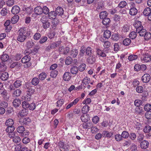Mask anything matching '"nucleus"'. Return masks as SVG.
Returning a JSON list of instances; mask_svg holds the SVG:
<instances>
[{
	"mask_svg": "<svg viewBox=\"0 0 151 151\" xmlns=\"http://www.w3.org/2000/svg\"><path fill=\"white\" fill-rule=\"evenodd\" d=\"M8 77V73L6 72H4L1 73L0 76L1 79L3 81L7 80Z\"/></svg>",
	"mask_w": 151,
	"mask_h": 151,
	"instance_id": "22",
	"label": "nucleus"
},
{
	"mask_svg": "<svg viewBox=\"0 0 151 151\" xmlns=\"http://www.w3.org/2000/svg\"><path fill=\"white\" fill-rule=\"evenodd\" d=\"M96 57L94 54H92L89 55L87 60V62L90 64H93L96 60Z\"/></svg>",
	"mask_w": 151,
	"mask_h": 151,
	"instance_id": "6",
	"label": "nucleus"
},
{
	"mask_svg": "<svg viewBox=\"0 0 151 151\" xmlns=\"http://www.w3.org/2000/svg\"><path fill=\"white\" fill-rule=\"evenodd\" d=\"M58 74V71L56 70H52L51 71L50 76L52 78H55Z\"/></svg>",
	"mask_w": 151,
	"mask_h": 151,
	"instance_id": "44",
	"label": "nucleus"
},
{
	"mask_svg": "<svg viewBox=\"0 0 151 151\" xmlns=\"http://www.w3.org/2000/svg\"><path fill=\"white\" fill-rule=\"evenodd\" d=\"M15 129L14 126L8 127L6 129V131L8 133L7 135L10 138L13 137L15 134L14 132V130Z\"/></svg>",
	"mask_w": 151,
	"mask_h": 151,
	"instance_id": "5",
	"label": "nucleus"
},
{
	"mask_svg": "<svg viewBox=\"0 0 151 151\" xmlns=\"http://www.w3.org/2000/svg\"><path fill=\"white\" fill-rule=\"evenodd\" d=\"M56 15L60 16L62 15L63 13V9L60 6L57 8L55 12Z\"/></svg>",
	"mask_w": 151,
	"mask_h": 151,
	"instance_id": "16",
	"label": "nucleus"
},
{
	"mask_svg": "<svg viewBox=\"0 0 151 151\" xmlns=\"http://www.w3.org/2000/svg\"><path fill=\"white\" fill-rule=\"evenodd\" d=\"M151 130V127L149 125L145 126L143 129V131L145 133H149Z\"/></svg>",
	"mask_w": 151,
	"mask_h": 151,
	"instance_id": "53",
	"label": "nucleus"
},
{
	"mask_svg": "<svg viewBox=\"0 0 151 151\" xmlns=\"http://www.w3.org/2000/svg\"><path fill=\"white\" fill-rule=\"evenodd\" d=\"M47 17L45 15L40 19V21L42 23V26L45 29L49 28L50 25V22L47 20Z\"/></svg>",
	"mask_w": 151,
	"mask_h": 151,
	"instance_id": "4",
	"label": "nucleus"
},
{
	"mask_svg": "<svg viewBox=\"0 0 151 151\" xmlns=\"http://www.w3.org/2000/svg\"><path fill=\"white\" fill-rule=\"evenodd\" d=\"M63 99L59 100L56 102V106L57 107H60L62 106L63 104Z\"/></svg>",
	"mask_w": 151,
	"mask_h": 151,
	"instance_id": "64",
	"label": "nucleus"
},
{
	"mask_svg": "<svg viewBox=\"0 0 151 151\" xmlns=\"http://www.w3.org/2000/svg\"><path fill=\"white\" fill-rule=\"evenodd\" d=\"M47 40V37L46 36H42L40 39L39 40V43L40 44H43Z\"/></svg>",
	"mask_w": 151,
	"mask_h": 151,
	"instance_id": "55",
	"label": "nucleus"
},
{
	"mask_svg": "<svg viewBox=\"0 0 151 151\" xmlns=\"http://www.w3.org/2000/svg\"><path fill=\"white\" fill-rule=\"evenodd\" d=\"M30 59V56L28 55H26L22 58L21 62L25 64L24 65L25 68H28L31 65V63L29 62Z\"/></svg>",
	"mask_w": 151,
	"mask_h": 151,
	"instance_id": "2",
	"label": "nucleus"
},
{
	"mask_svg": "<svg viewBox=\"0 0 151 151\" xmlns=\"http://www.w3.org/2000/svg\"><path fill=\"white\" fill-rule=\"evenodd\" d=\"M46 77V74L45 73H42L39 76V78L40 80H44Z\"/></svg>",
	"mask_w": 151,
	"mask_h": 151,
	"instance_id": "57",
	"label": "nucleus"
},
{
	"mask_svg": "<svg viewBox=\"0 0 151 151\" xmlns=\"http://www.w3.org/2000/svg\"><path fill=\"white\" fill-rule=\"evenodd\" d=\"M136 33L139 34V35L141 36H144L146 31V29L143 28H142L140 27V29H137V30H136Z\"/></svg>",
	"mask_w": 151,
	"mask_h": 151,
	"instance_id": "10",
	"label": "nucleus"
},
{
	"mask_svg": "<svg viewBox=\"0 0 151 151\" xmlns=\"http://www.w3.org/2000/svg\"><path fill=\"white\" fill-rule=\"evenodd\" d=\"M9 59V56L6 54H3L1 57V59L2 61L6 62Z\"/></svg>",
	"mask_w": 151,
	"mask_h": 151,
	"instance_id": "39",
	"label": "nucleus"
},
{
	"mask_svg": "<svg viewBox=\"0 0 151 151\" xmlns=\"http://www.w3.org/2000/svg\"><path fill=\"white\" fill-rule=\"evenodd\" d=\"M39 82V80L37 78H34L32 79V83L34 86L37 85Z\"/></svg>",
	"mask_w": 151,
	"mask_h": 151,
	"instance_id": "45",
	"label": "nucleus"
},
{
	"mask_svg": "<svg viewBox=\"0 0 151 151\" xmlns=\"http://www.w3.org/2000/svg\"><path fill=\"white\" fill-rule=\"evenodd\" d=\"M131 42V40L130 39L126 38L124 40L123 43L124 45L127 46L129 45Z\"/></svg>",
	"mask_w": 151,
	"mask_h": 151,
	"instance_id": "52",
	"label": "nucleus"
},
{
	"mask_svg": "<svg viewBox=\"0 0 151 151\" xmlns=\"http://www.w3.org/2000/svg\"><path fill=\"white\" fill-rule=\"evenodd\" d=\"M17 130L19 133H22L24 131V128L23 126H19L17 128Z\"/></svg>",
	"mask_w": 151,
	"mask_h": 151,
	"instance_id": "56",
	"label": "nucleus"
},
{
	"mask_svg": "<svg viewBox=\"0 0 151 151\" xmlns=\"http://www.w3.org/2000/svg\"><path fill=\"white\" fill-rule=\"evenodd\" d=\"M57 15L54 11H51L48 13V17L50 19H54L56 17Z\"/></svg>",
	"mask_w": 151,
	"mask_h": 151,
	"instance_id": "20",
	"label": "nucleus"
},
{
	"mask_svg": "<svg viewBox=\"0 0 151 151\" xmlns=\"http://www.w3.org/2000/svg\"><path fill=\"white\" fill-rule=\"evenodd\" d=\"M137 12V10L135 7L131 8L129 10V14L132 16L135 15Z\"/></svg>",
	"mask_w": 151,
	"mask_h": 151,
	"instance_id": "28",
	"label": "nucleus"
},
{
	"mask_svg": "<svg viewBox=\"0 0 151 151\" xmlns=\"http://www.w3.org/2000/svg\"><path fill=\"white\" fill-rule=\"evenodd\" d=\"M111 33L109 30H106L104 32V36L106 39L109 38L111 36Z\"/></svg>",
	"mask_w": 151,
	"mask_h": 151,
	"instance_id": "37",
	"label": "nucleus"
},
{
	"mask_svg": "<svg viewBox=\"0 0 151 151\" xmlns=\"http://www.w3.org/2000/svg\"><path fill=\"white\" fill-rule=\"evenodd\" d=\"M35 13L37 15H40L42 13V9L40 6H37L34 9Z\"/></svg>",
	"mask_w": 151,
	"mask_h": 151,
	"instance_id": "12",
	"label": "nucleus"
},
{
	"mask_svg": "<svg viewBox=\"0 0 151 151\" xmlns=\"http://www.w3.org/2000/svg\"><path fill=\"white\" fill-rule=\"evenodd\" d=\"M41 37V35L39 32H37L35 33L34 35V39L35 40H38Z\"/></svg>",
	"mask_w": 151,
	"mask_h": 151,
	"instance_id": "59",
	"label": "nucleus"
},
{
	"mask_svg": "<svg viewBox=\"0 0 151 151\" xmlns=\"http://www.w3.org/2000/svg\"><path fill=\"white\" fill-rule=\"evenodd\" d=\"M142 56L141 57V61L143 63L148 62L151 61V56L148 53L146 52L144 54H142Z\"/></svg>",
	"mask_w": 151,
	"mask_h": 151,
	"instance_id": "3",
	"label": "nucleus"
},
{
	"mask_svg": "<svg viewBox=\"0 0 151 151\" xmlns=\"http://www.w3.org/2000/svg\"><path fill=\"white\" fill-rule=\"evenodd\" d=\"M138 57L137 55H132L128 56V59L129 61H132L137 59Z\"/></svg>",
	"mask_w": 151,
	"mask_h": 151,
	"instance_id": "38",
	"label": "nucleus"
},
{
	"mask_svg": "<svg viewBox=\"0 0 151 151\" xmlns=\"http://www.w3.org/2000/svg\"><path fill=\"white\" fill-rule=\"evenodd\" d=\"M96 52L97 55L102 57H105L106 56V54L100 50L97 49Z\"/></svg>",
	"mask_w": 151,
	"mask_h": 151,
	"instance_id": "47",
	"label": "nucleus"
},
{
	"mask_svg": "<svg viewBox=\"0 0 151 151\" xmlns=\"http://www.w3.org/2000/svg\"><path fill=\"white\" fill-rule=\"evenodd\" d=\"M90 78L87 77H86L84 78L82 82L83 84L86 85L90 83Z\"/></svg>",
	"mask_w": 151,
	"mask_h": 151,
	"instance_id": "43",
	"label": "nucleus"
},
{
	"mask_svg": "<svg viewBox=\"0 0 151 151\" xmlns=\"http://www.w3.org/2000/svg\"><path fill=\"white\" fill-rule=\"evenodd\" d=\"M78 51L77 49H73L70 52V55L73 58L76 57L78 54Z\"/></svg>",
	"mask_w": 151,
	"mask_h": 151,
	"instance_id": "19",
	"label": "nucleus"
},
{
	"mask_svg": "<svg viewBox=\"0 0 151 151\" xmlns=\"http://www.w3.org/2000/svg\"><path fill=\"white\" fill-rule=\"evenodd\" d=\"M81 121L84 122H88L89 120V116L88 114H83L81 116Z\"/></svg>",
	"mask_w": 151,
	"mask_h": 151,
	"instance_id": "14",
	"label": "nucleus"
},
{
	"mask_svg": "<svg viewBox=\"0 0 151 151\" xmlns=\"http://www.w3.org/2000/svg\"><path fill=\"white\" fill-rule=\"evenodd\" d=\"M107 15V13L106 11H103L100 13L99 17L100 19H103L106 18Z\"/></svg>",
	"mask_w": 151,
	"mask_h": 151,
	"instance_id": "35",
	"label": "nucleus"
},
{
	"mask_svg": "<svg viewBox=\"0 0 151 151\" xmlns=\"http://www.w3.org/2000/svg\"><path fill=\"white\" fill-rule=\"evenodd\" d=\"M13 104L14 106L17 107L19 106L21 104V101L19 99H15L14 100Z\"/></svg>",
	"mask_w": 151,
	"mask_h": 151,
	"instance_id": "23",
	"label": "nucleus"
},
{
	"mask_svg": "<svg viewBox=\"0 0 151 151\" xmlns=\"http://www.w3.org/2000/svg\"><path fill=\"white\" fill-rule=\"evenodd\" d=\"M151 12V9L149 7L145 8L143 11V14L145 16H148Z\"/></svg>",
	"mask_w": 151,
	"mask_h": 151,
	"instance_id": "31",
	"label": "nucleus"
},
{
	"mask_svg": "<svg viewBox=\"0 0 151 151\" xmlns=\"http://www.w3.org/2000/svg\"><path fill=\"white\" fill-rule=\"evenodd\" d=\"M35 87H30L27 88V93L29 94L30 95H32L35 92Z\"/></svg>",
	"mask_w": 151,
	"mask_h": 151,
	"instance_id": "24",
	"label": "nucleus"
},
{
	"mask_svg": "<svg viewBox=\"0 0 151 151\" xmlns=\"http://www.w3.org/2000/svg\"><path fill=\"white\" fill-rule=\"evenodd\" d=\"M92 126V123L89 122L83 123L82 125L83 128L85 129L91 128Z\"/></svg>",
	"mask_w": 151,
	"mask_h": 151,
	"instance_id": "41",
	"label": "nucleus"
},
{
	"mask_svg": "<svg viewBox=\"0 0 151 151\" xmlns=\"http://www.w3.org/2000/svg\"><path fill=\"white\" fill-rule=\"evenodd\" d=\"M149 50L150 49L147 47H145L143 50L140 49L139 50L137 53L138 54L139 52H140L139 54H144L146 52H149Z\"/></svg>",
	"mask_w": 151,
	"mask_h": 151,
	"instance_id": "32",
	"label": "nucleus"
},
{
	"mask_svg": "<svg viewBox=\"0 0 151 151\" xmlns=\"http://www.w3.org/2000/svg\"><path fill=\"white\" fill-rule=\"evenodd\" d=\"M78 68L80 71H83L86 69V65L85 63H82L79 65Z\"/></svg>",
	"mask_w": 151,
	"mask_h": 151,
	"instance_id": "40",
	"label": "nucleus"
},
{
	"mask_svg": "<svg viewBox=\"0 0 151 151\" xmlns=\"http://www.w3.org/2000/svg\"><path fill=\"white\" fill-rule=\"evenodd\" d=\"M19 19V16L17 15H15L12 18L11 22L12 24L16 23L18 21Z\"/></svg>",
	"mask_w": 151,
	"mask_h": 151,
	"instance_id": "34",
	"label": "nucleus"
},
{
	"mask_svg": "<svg viewBox=\"0 0 151 151\" xmlns=\"http://www.w3.org/2000/svg\"><path fill=\"white\" fill-rule=\"evenodd\" d=\"M14 85L15 87L18 88L21 85V81L19 80H17L14 82Z\"/></svg>",
	"mask_w": 151,
	"mask_h": 151,
	"instance_id": "63",
	"label": "nucleus"
},
{
	"mask_svg": "<svg viewBox=\"0 0 151 151\" xmlns=\"http://www.w3.org/2000/svg\"><path fill=\"white\" fill-rule=\"evenodd\" d=\"M22 148V144L19 143L14 146L15 151H20Z\"/></svg>",
	"mask_w": 151,
	"mask_h": 151,
	"instance_id": "42",
	"label": "nucleus"
},
{
	"mask_svg": "<svg viewBox=\"0 0 151 151\" xmlns=\"http://www.w3.org/2000/svg\"><path fill=\"white\" fill-rule=\"evenodd\" d=\"M31 122V120L29 117H26L21 119L19 121L20 123L21 124L28 125Z\"/></svg>",
	"mask_w": 151,
	"mask_h": 151,
	"instance_id": "7",
	"label": "nucleus"
},
{
	"mask_svg": "<svg viewBox=\"0 0 151 151\" xmlns=\"http://www.w3.org/2000/svg\"><path fill=\"white\" fill-rule=\"evenodd\" d=\"M60 44V42H54L50 44V45L48 47L49 49H52L55 48L58 46Z\"/></svg>",
	"mask_w": 151,
	"mask_h": 151,
	"instance_id": "17",
	"label": "nucleus"
},
{
	"mask_svg": "<svg viewBox=\"0 0 151 151\" xmlns=\"http://www.w3.org/2000/svg\"><path fill=\"white\" fill-rule=\"evenodd\" d=\"M129 138L132 141L135 140L136 137L137 136L136 134L133 132L131 133L129 135Z\"/></svg>",
	"mask_w": 151,
	"mask_h": 151,
	"instance_id": "51",
	"label": "nucleus"
},
{
	"mask_svg": "<svg viewBox=\"0 0 151 151\" xmlns=\"http://www.w3.org/2000/svg\"><path fill=\"white\" fill-rule=\"evenodd\" d=\"M12 137L13 142L16 143L19 142L21 140L20 137L19 136L14 135Z\"/></svg>",
	"mask_w": 151,
	"mask_h": 151,
	"instance_id": "36",
	"label": "nucleus"
},
{
	"mask_svg": "<svg viewBox=\"0 0 151 151\" xmlns=\"http://www.w3.org/2000/svg\"><path fill=\"white\" fill-rule=\"evenodd\" d=\"M22 91L19 89H17L13 93V96L14 97H17L19 96L21 94Z\"/></svg>",
	"mask_w": 151,
	"mask_h": 151,
	"instance_id": "29",
	"label": "nucleus"
},
{
	"mask_svg": "<svg viewBox=\"0 0 151 151\" xmlns=\"http://www.w3.org/2000/svg\"><path fill=\"white\" fill-rule=\"evenodd\" d=\"M28 111L26 109H24L20 111L19 115L21 116H26L28 114Z\"/></svg>",
	"mask_w": 151,
	"mask_h": 151,
	"instance_id": "25",
	"label": "nucleus"
},
{
	"mask_svg": "<svg viewBox=\"0 0 151 151\" xmlns=\"http://www.w3.org/2000/svg\"><path fill=\"white\" fill-rule=\"evenodd\" d=\"M72 59L71 57L68 56L67 58L65 60V63L67 65H69L72 62Z\"/></svg>",
	"mask_w": 151,
	"mask_h": 151,
	"instance_id": "60",
	"label": "nucleus"
},
{
	"mask_svg": "<svg viewBox=\"0 0 151 151\" xmlns=\"http://www.w3.org/2000/svg\"><path fill=\"white\" fill-rule=\"evenodd\" d=\"M115 139L117 141H120L122 139V137L121 135L117 134L115 136Z\"/></svg>",
	"mask_w": 151,
	"mask_h": 151,
	"instance_id": "58",
	"label": "nucleus"
},
{
	"mask_svg": "<svg viewBox=\"0 0 151 151\" xmlns=\"http://www.w3.org/2000/svg\"><path fill=\"white\" fill-rule=\"evenodd\" d=\"M71 78L70 73L68 72H65L63 74V79L65 81H69Z\"/></svg>",
	"mask_w": 151,
	"mask_h": 151,
	"instance_id": "9",
	"label": "nucleus"
},
{
	"mask_svg": "<svg viewBox=\"0 0 151 151\" xmlns=\"http://www.w3.org/2000/svg\"><path fill=\"white\" fill-rule=\"evenodd\" d=\"M150 79V76L148 74H144L142 77V81L145 83H147L149 81Z\"/></svg>",
	"mask_w": 151,
	"mask_h": 151,
	"instance_id": "8",
	"label": "nucleus"
},
{
	"mask_svg": "<svg viewBox=\"0 0 151 151\" xmlns=\"http://www.w3.org/2000/svg\"><path fill=\"white\" fill-rule=\"evenodd\" d=\"M121 135L122 138L127 139L129 136V134L127 131H124L122 132Z\"/></svg>",
	"mask_w": 151,
	"mask_h": 151,
	"instance_id": "50",
	"label": "nucleus"
},
{
	"mask_svg": "<svg viewBox=\"0 0 151 151\" xmlns=\"http://www.w3.org/2000/svg\"><path fill=\"white\" fill-rule=\"evenodd\" d=\"M34 45V43L32 40L28 41L26 43L27 46L29 48H32Z\"/></svg>",
	"mask_w": 151,
	"mask_h": 151,
	"instance_id": "61",
	"label": "nucleus"
},
{
	"mask_svg": "<svg viewBox=\"0 0 151 151\" xmlns=\"http://www.w3.org/2000/svg\"><path fill=\"white\" fill-rule=\"evenodd\" d=\"M90 107L88 105H85L82 108L81 110L82 113L86 114L89 110Z\"/></svg>",
	"mask_w": 151,
	"mask_h": 151,
	"instance_id": "26",
	"label": "nucleus"
},
{
	"mask_svg": "<svg viewBox=\"0 0 151 151\" xmlns=\"http://www.w3.org/2000/svg\"><path fill=\"white\" fill-rule=\"evenodd\" d=\"M92 49L90 47H88L86 49V52L88 55H92Z\"/></svg>",
	"mask_w": 151,
	"mask_h": 151,
	"instance_id": "49",
	"label": "nucleus"
},
{
	"mask_svg": "<svg viewBox=\"0 0 151 151\" xmlns=\"http://www.w3.org/2000/svg\"><path fill=\"white\" fill-rule=\"evenodd\" d=\"M20 11V8L17 6H14L12 8L11 12L14 14H16L19 12Z\"/></svg>",
	"mask_w": 151,
	"mask_h": 151,
	"instance_id": "13",
	"label": "nucleus"
},
{
	"mask_svg": "<svg viewBox=\"0 0 151 151\" xmlns=\"http://www.w3.org/2000/svg\"><path fill=\"white\" fill-rule=\"evenodd\" d=\"M5 124L6 126L8 127L14 126L13 125L14 124V121L12 119H9L6 121Z\"/></svg>",
	"mask_w": 151,
	"mask_h": 151,
	"instance_id": "27",
	"label": "nucleus"
},
{
	"mask_svg": "<svg viewBox=\"0 0 151 151\" xmlns=\"http://www.w3.org/2000/svg\"><path fill=\"white\" fill-rule=\"evenodd\" d=\"M135 112L140 114H142L143 111V108L141 107H137L135 110Z\"/></svg>",
	"mask_w": 151,
	"mask_h": 151,
	"instance_id": "48",
	"label": "nucleus"
},
{
	"mask_svg": "<svg viewBox=\"0 0 151 151\" xmlns=\"http://www.w3.org/2000/svg\"><path fill=\"white\" fill-rule=\"evenodd\" d=\"M130 29V26L128 24L124 25L122 28V32L124 33L128 32Z\"/></svg>",
	"mask_w": 151,
	"mask_h": 151,
	"instance_id": "18",
	"label": "nucleus"
},
{
	"mask_svg": "<svg viewBox=\"0 0 151 151\" xmlns=\"http://www.w3.org/2000/svg\"><path fill=\"white\" fill-rule=\"evenodd\" d=\"M110 22V20L109 18H105L103 19L102 23L105 26L109 25Z\"/></svg>",
	"mask_w": 151,
	"mask_h": 151,
	"instance_id": "30",
	"label": "nucleus"
},
{
	"mask_svg": "<svg viewBox=\"0 0 151 151\" xmlns=\"http://www.w3.org/2000/svg\"><path fill=\"white\" fill-rule=\"evenodd\" d=\"M149 145V142L147 141L144 140L140 143V147L143 149H146L148 147Z\"/></svg>",
	"mask_w": 151,
	"mask_h": 151,
	"instance_id": "11",
	"label": "nucleus"
},
{
	"mask_svg": "<svg viewBox=\"0 0 151 151\" xmlns=\"http://www.w3.org/2000/svg\"><path fill=\"white\" fill-rule=\"evenodd\" d=\"M119 37L118 35L116 33L112 35L111 39L114 41H117L119 39Z\"/></svg>",
	"mask_w": 151,
	"mask_h": 151,
	"instance_id": "46",
	"label": "nucleus"
},
{
	"mask_svg": "<svg viewBox=\"0 0 151 151\" xmlns=\"http://www.w3.org/2000/svg\"><path fill=\"white\" fill-rule=\"evenodd\" d=\"M134 25L135 28H136V30H137V29L139 28L140 29V27L142 28L143 27V26L142 25L141 22L137 20L135 21Z\"/></svg>",
	"mask_w": 151,
	"mask_h": 151,
	"instance_id": "15",
	"label": "nucleus"
},
{
	"mask_svg": "<svg viewBox=\"0 0 151 151\" xmlns=\"http://www.w3.org/2000/svg\"><path fill=\"white\" fill-rule=\"evenodd\" d=\"M102 134L103 137H106L108 138L111 137L113 135V134L112 132H109L107 131H104L102 133Z\"/></svg>",
	"mask_w": 151,
	"mask_h": 151,
	"instance_id": "21",
	"label": "nucleus"
},
{
	"mask_svg": "<svg viewBox=\"0 0 151 151\" xmlns=\"http://www.w3.org/2000/svg\"><path fill=\"white\" fill-rule=\"evenodd\" d=\"M31 32L27 28L23 27L20 28L19 31L17 40L20 42H23L26 37L30 35Z\"/></svg>",
	"mask_w": 151,
	"mask_h": 151,
	"instance_id": "1",
	"label": "nucleus"
},
{
	"mask_svg": "<svg viewBox=\"0 0 151 151\" xmlns=\"http://www.w3.org/2000/svg\"><path fill=\"white\" fill-rule=\"evenodd\" d=\"M127 5V3L125 1H121L118 4V6L119 8H123Z\"/></svg>",
	"mask_w": 151,
	"mask_h": 151,
	"instance_id": "62",
	"label": "nucleus"
},
{
	"mask_svg": "<svg viewBox=\"0 0 151 151\" xmlns=\"http://www.w3.org/2000/svg\"><path fill=\"white\" fill-rule=\"evenodd\" d=\"M144 37L145 40H148L151 38V34L150 32H146Z\"/></svg>",
	"mask_w": 151,
	"mask_h": 151,
	"instance_id": "54",
	"label": "nucleus"
},
{
	"mask_svg": "<svg viewBox=\"0 0 151 151\" xmlns=\"http://www.w3.org/2000/svg\"><path fill=\"white\" fill-rule=\"evenodd\" d=\"M78 69L77 66H73L70 69V71L71 73L73 74H76L78 71Z\"/></svg>",
	"mask_w": 151,
	"mask_h": 151,
	"instance_id": "33",
	"label": "nucleus"
}]
</instances>
